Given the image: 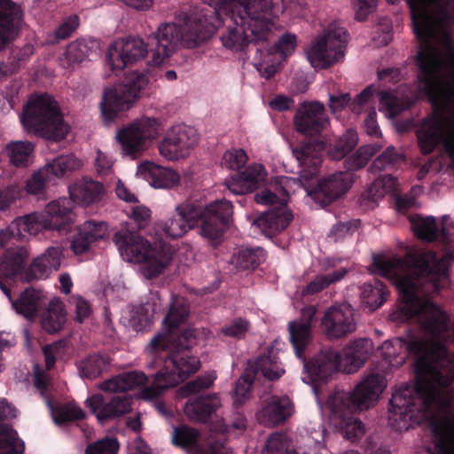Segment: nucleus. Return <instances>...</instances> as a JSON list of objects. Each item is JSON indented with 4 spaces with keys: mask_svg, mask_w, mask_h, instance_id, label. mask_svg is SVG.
<instances>
[{
    "mask_svg": "<svg viewBox=\"0 0 454 454\" xmlns=\"http://www.w3.org/2000/svg\"><path fill=\"white\" fill-rule=\"evenodd\" d=\"M453 257L450 251L441 258L434 252L422 251L413 257L412 264L409 259L397 256L376 257L373 261L374 271L389 279L400 293L392 319L417 322L428 335L427 340L414 337L387 340L379 348L391 367L403 364L406 352L416 356V383L400 387L389 402L387 421L396 431L426 421L432 428L433 423H438L454 408V357L446 349L448 317L425 298L428 286L434 291L448 286L447 270Z\"/></svg>",
    "mask_w": 454,
    "mask_h": 454,
    "instance_id": "f257e3e1",
    "label": "nucleus"
},
{
    "mask_svg": "<svg viewBox=\"0 0 454 454\" xmlns=\"http://www.w3.org/2000/svg\"><path fill=\"white\" fill-rule=\"evenodd\" d=\"M188 315L187 301L181 297L174 298L169 311L162 321L160 332L145 348L151 360L148 367L156 368L160 364H163V367L154 376V386L142 391L143 399L155 398L160 390L178 385L200 369V359L189 348L192 340L198 337L199 332L189 328L182 337L179 336L178 328L187 319Z\"/></svg>",
    "mask_w": 454,
    "mask_h": 454,
    "instance_id": "f03ea898",
    "label": "nucleus"
},
{
    "mask_svg": "<svg viewBox=\"0 0 454 454\" xmlns=\"http://www.w3.org/2000/svg\"><path fill=\"white\" fill-rule=\"evenodd\" d=\"M200 10L211 9L202 25H215V32L224 27L223 45L233 51H243L250 43L267 41L278 28L276 20L283 12L279 0H203Z\"/></svg>",
    "mask_w": 454,
    "mask_h": 454,
    "instance_id": "7ed1b4c3",
    "label": "nucleus"
},
{
    "mask_svg": "<svg viewBox=\"0 0 454 454\" xmlns=\"http://www.w3.org/2000/svg\"><path fill=\"white\" fill-rule=\"evenodd\" d=\"M387 385L383 372L370 370L350 392L334 391L324 402L318 401L321 413L345 439L354 442L365 433L364 425L354 413L373 407Z\"/></svg>",
    "mask_w": 454,
    "mask_h": 454,
    "instance_id": "20e7f679",
    "label": "nucleus"
},
{
    "mask_svg": "<svg viewBox=\"0 0 454 454\" xmlns=\"http://www.w3.org/2000/svg\"><path fill=\"white\" fill-rule=\"evenodd\" d=\"M232 213V204L225 199L216 200L203 207L184 201L176 207L173 215L157 223V231L168 238L178 239L200 221V235L216 245L221 241Z\"/></svg>",
    "mask_w": 454,
    "mask_h": 454,
    "instance_id": "39448f33",
    "label": "nucleus"
},
{
    "mask_svg": "<svg viewBox=\"0 0 454 454\" xmlns=\"http://www.w3.org/2000/svg\"><path fill=\"white\" fill-rule=\"evenodd\" d=\"M210 12L211 9H200L190 13L183 25H160L157 32L149 38L152 45L151 65L164 64L181 45L193 48L210 38L215 34V25H202V19L207 20Z\"/></svg>",
    "mask_w": 454,
    "mask_h": 454,
    "instance_id": "423d86ee",
    "label": "nucleus"
},
{
    "mask_svg": "<svg viewBox=\"0 0 454 454\" xmlns=\"http://www.w3.org/2000/svg\"><path fill=\"white\" fill-rule=\"evenodd\" d=\"M373 350L372 339L364 337L348 342L341 356L333 349L321 351L311 361L304 363L302 380L311 384L338 371L355 373L364 367Z\"/></svg>",
    "mask_w": 454,
    "mask_h": 454,
    "instance_id": "0eeeda50",
    "label": "nucleus"
},
{
    "mask_svg": "<svg viewBox=\"0 0 454 454\" xmlns=\"http://www.w3.org/2000/svg\"><path fill=\"white\" fill-rule=\"evenodd\" d=\"M121 258L128 262L140 265V272L146 279L161 275L172 261L170 247L151 244L144 237L121 230L113 239Z\"/></svg>",
    "mask_w": 454,
    "mask_h": 454,
    "instance_id": "6e6552de",
    "label": "nucleus"
},
{
    "mask_svg": "<svg viewBox=\"0 0 454 454\" xmlns=\"http://www.w3.org/2000/svg\"><path fill=\"white\" fill-rule=\"evenodd\" d=\"M20 118L26 132L48 140H62L70 129L58 102L46 94L32 96Z\"/></svg>",
    "mask_w": 454,
    "mask_h": 454,
    "instance_id": "1a4fd4ad",
    "label": "nucleus"
},
{
    "mask_svg": "<svg viewBox=\"0 0 454 454\" xmlns=\"http://www.w3.org/2000/svg\"><path fill=\"white\" fill-rule=\"evenodd\" d=\"M28 253L24 247H16L7 251L0 263L1 278H19L22 281L34 278H46L61 264L63 251L59 247H51L43 254L34 260L30 265L29 273L25 271ZM0 288L10 298V292L0 279Z\"/></svg>",
    "mask_w": 454,
    "mask_h": 454,
    "instance_id": "9d476101",
    "label": "nucleus"
},
{
    "mask_svg": "<svg viewBox=\"0 0 454 454\" xmlns=\"http://www.w3.org/2000/svg\"><path fill=\"white\" fill-rule=\"evenodd\" d=\"M149 84V78L139 71L128 74L123 82L106 87L99 102L102 121L113 123L121 113L129 111L143 97Z\"/></svg>",
    "mask_w": 454,
    "mask_h": 454,
    "instance_id": "9b49d317",
    "label": "nucleus"
},
{
    "mask_svg": "<svg viewBox=\"0 0 454 454\" xmlns=\"http://www.w3.org/2000/svg\"><path fill=\"white\" fill-rule=\"evenodd\" d=\"M163 130L161 121L143 116L121 128L115 135L122 157L136 160L144 155Z\"/></svg>",
    "mask_w": 454,
    "mask_h": 454,
    "instance_id": "f8f14e48",
    "label": "nucleus"
},
{
    "mask_svg": "<svg viewBox=\"0 0 454 454\" xmlns=\"http://www.w3.org/2000/svg\"><path fill=\"white\" fill-rule=\"evenodd\" d=\"M348 35L339 26L329 27L307 50V59L316 68H325L339 61L344 56Z\"/></svg>",
    "mask_w": 454,
    "mask_h": 454,
    "instance_id": "ddd939ff",
    "label": "nucleus"
},
{
    "mask_svg": "<svg viewBox=\"0 0 454 454\" xmlns=\"http://www.w3.org/2000/svg\"><path fill=\"white\" fill-rule=\"evenodd\" d=\"M199 143L197 130L184 123L171 125L158 144L160 155L168 161L188 158Z\"/></svg>",
    "mask_w": 454,
    "mask_h": 454,
    "instance_id": "4468645a",
    "label": "nucleus"
},
{
    "mask_svg": "<svg viewBox=\"0 0 454 454\" xmlns=\"http://www.w3.org/2000/svg\"><path fill=\"white\" fill-rule=\"evenodd\" d=\"M149 53L147 44L139 37L122 38L109 45L105 67L119 75L126 67L143 60Z\"/></svg>",
    "mask_w": 454,
    "mask_h": 454,
    "instance_id": "2eb2a0df",
    "label": "nucleus"
},
{
    "mask_svg": "<svg viewBox=\"0 0 454 454\" xmlns=\"http://www.w3.org/2000/svg\"><path fill=\"white\" fill-rule=\"evenodd\" d=\"M354 308L348 303H335L328 307L320 320L322 333L330 340L344 338L356 330Z\"/></svg>",
    "mask_w": 454,
    "mask_h": 454,
    "instance_id": "dca6fc26",
    "label": "nucleus"
},
{
    "mask_svg": "<svg viewBox=\"0 0 454 454\" xmlns=\"http://www.w3.org/2000/svg\"><path fill=\"white\" fill-rule=\"evenodd\" d=\"M308 434L307 444L309 445L308 450L301 446L298 450L292 449L287 436L276 433L268 438L262 454H318L324 445L325 427L320 424L317 425V428L309 427Z\"/></svg>",
    "mask_w": 454,
    "mask_h": 454,
    "instance_id": "f3484780",
    "label": "nucleus"
},
{
    "mask_svg": "<svg viewBox=\"0 0 454 454\" xmlns=\"http://www.w3.org/2000/svg\"><path fill=\"white\" fill-rule=\"evenodd\" d=\"M325 145L323 143H305L293 148V155L299 164L300 189L303 184H309L318 175L322 162V151Z\"/></svg>",
    "mask_w": 454,
    "mask_h": 454,
    "instance_id": "a211bd4d",
    "label": "nucleus"
},
{
    "mask_svg": "<svg viewBox=\"0 0 454 454\" xmlns=\"http://www.w3.org/2000/svg\"><path fill=\"white\" fill-rule=\"evenodd\" d=\"M294 126L299 133L308 137L319 135L329 125V119L323 104L310 102L303 104L294 116Z\"/></svg>",
    "mask_w": 454,
    "mask_h": 454,
    "instance_id": "6ab92c4d",
    "label": "nucleus"
},
{
    "mask_svg": "<svg viewBox=\"0 0 454 454\" xmlns=\"http://www.w3.org/2000/svg\"><path fill=\"white\" fill-rule=\"evenodd\" d=\"M351 184L352 174L345 171L335 173L324 180H319L317 176L309 184H303V189L315 200H319L320 195H323L325 200L332 201L344 194Z\"/></svg>",
    "mask_w": 454,
    "mask_h": 454,
    "instance_id": "aec40b11",
    "label": "nucleus"
},
{
    "mask_svg": "<svg viewBox=\"0 0 454 454\" xmlns=\"http://www.w3.org/2000/svg\"><path fill=\"white\" fill-rule=\"evenodd\" d=\"M300 190V182L291 176H278L265 189L254 195L256 203L264 206L286 207L292 193Z\"/></svg>",
    "mask_w": 454,
    "mask_h": 454,
    "instance_id": "412c9836",
    "label": "nucleus"
},
{
    "mask_svg": "<svg viewBox=\"0 0 454 454\" xmlns=\"http://www.w3.org/2000/svg\"><path fill=\"white\" fill-rule=\"evenodd\" d=\"M293 411V403L287 396L270 395L262 401L256 419L266 427H274L286 421Z\"/></svg>",
    "mask_w": 454,
    "mask_h": 454,
    "instance_id": "4be33fe9",
    "label": "nucleus"
},
{
    "mask_svg": "<svg viewBox=\"0 0 454 454\" xmlns=\"http://www.w3.org/2000/svg\"><path fill=\"white\" fill-rule=\"evenodd\" d=\"M0 279L11 293L9 288L11 281L20 278L12 277L8 278H1ZM7 298L11 301L12 308L14 309V311L30 321H33L36 317L44 303V297L43 293L40 290L34 288L25 289L22 293H20V296L16 300H12L11 295L10 298L8 296Z\"/></svg>",
    "mask_w": 454,
    "mask_h": 454,
    "instance_id": "5701e85b",
    "label": "nucleus"
},
{
    "mask_svg": "<svg viewBox=\"0 0 454 454\" xmlns=\"http://www.w3.org/2000/svg\"><path fill=\"white\" fill-rule=\"evenodd\" d=\"M84 403L101 423L131 410V399L128 395L114 396L109 403H105L101 395H94L88 397Z\"/></svg>",
    "mask_w": 454,
    "mask_h": 454,
    "instance_id": "b1692460",
    "label": "nucleus"
},
{
    "mask_svg": "<svg viewBox=\"0 0 454 454\" xmlns=\"http://www.w3.org/2000/svg\"><path fill=\"white\" fill-rule=\"evenodd\" d=\"M137 176L156 189L173 188L180 182V176L176 170L163 168L153 161L140 163L137 169Z\"/></svg>",
    "mask_w": 454,
    "mask_h": 454,
    "instance_id": "393cba45",
    "label": "nucleus"
},
{
    "mask_svg": "<svg viewBox=\"0 0 454 454\" xmlns=\"http://www.w3.org/2000/svg\"><path fill=\"white\" fill-rule=\"evenodd\" d=\"M70 200L76 205L89 207L99 202L106 193L104 184L90 177L74 181L68 188Z\"/></svg>",
    "mask_w": 454,
    "mask_h": 454,
    "instance_id": "a878e982",
    "label": "nucleus"
},
{
    "mask_svg": "<svg viewBox=\"0 0 454 454\" xmlns=\"http://www.w3.org/2000/svg\"><path fill=\"white\" fill-rule=\"evenodd\" d=\"M49 230L64 231L67 230L74 222L71 202L67 198H59L48 203L41 211Z\"/></svg>",
    "mask_w": 454,
    "mask_h": 454,
    "instance_id": "bb28decb",
    "label": "nucleus"
},
{
    "mask_svg": "<svg viewBox=\"0 0 454 454\" xmlns=\"http://www.w3.org/2000/svg\"><path fill=\"white\" fill-rule=\"evenodd\" d=\"M21 24L20 7L10 0H0V50L15 38Z\"/></svg>",
    "mask_w": 454,
    "mask_h": 454,
    "instance_id": "cd10ccee",
    "label": "nucleus"
},
{
    "mask_svg": "<svg viewBox=\"0 0 454 454\" xmlns=\"http://www.w3.org/2000/svg\"><path fill=\"white\" fill-rule=\"evenodd\" d=\"M266 177L267 171L263 165L254 163L232 178L228 183V189L234 194L252 192L265 182Z\"/></svg>",
    "mask_w": 454,
    "mask_h": 454,
    "instance_id": "c85d7f7f",
    "label": "nucleus"
},
{
    "mask_svg": "<svg viewBox=\"0 0 454 454\" xmlns=\"http://www.w3.org/2000/svg\"><path fill=\"white\" fill-rule=\"evenodd\" d=\"M433 454H454V412L432 425Z\"/></svg>",
    "mask_w": 454,
    "mask_h": 454,
    "instance_id": "c756f323",
    "label": "nucleus"
},
{
    "mask_svg": "<svg viewBox=\"0 0 454 454\" xmlns=\"http://www.w3.org/2000/svg\"><path fill=\"white\" fill-rule=\"evenodd\" d=\"M293 220V215L286 207H274L254 219L252 226L258 228L266 236L284 231Z\"/></svg>",
    "mask_w": 454,
    "mask_h": 454,
    "instance_id": "7c9ffc66",
    "label": "nucleus"
},
{
    "mask_svg": "<svg viewBox=\"0 0 454 454\" xmlns=\"http://www.w3.org/2000/svg\"><path fill=\"white\" fill-rule=\"evenodd\" d=\"M198 441L199 434L197 430L188 427L174 428L173 443L187 449L190 454H223V445L222 443L217 442L208 449H205L200 446Z\"/></svg>",
    "mask_w": 454,
    "mask_h": 454,
    "instance_id": "2f4dec72",
    "label": "nucleus"
},
{
    "mask_svg": "<svg viewBox=\"0 0 454 454\" xmlns=\"http://www.w3.org/2000/svg\"><path fill=\"white\" fill-rule=\"evenodd\" d=\"M12 230L19 239H27L49 229L42 212L35 211L14 219Z\"/></svg>",
    "mask_w": 454,
    "mask_h": 454,
    "instance_id": "473e14b6",
    "label": "nucleus"
},
{
    "mask_svg": "<svg viewBox=\"0 0 454 454\" xmlns=\"http://www.w3.org/2000/svg\"><path fill=\"white\" fill-rule=\"evenodd\" d=\"M146 380L142 372H130L103 381L99 388L105 392H126L145 385Z\"/></svg>",
    "mask_w": 454,
    "mask_h": 454,
    "instance_id": "72a5a7b5",
    "label": "nucleus"
},
{
    "mask_svg": "<svg viewBox=\"0 0 454 454\" xmlns=\"http://www.w3.org/2000/svg\"><path fill=\"white\" fill-rule=\"evenodd\" d=\"M221 406L217 395L201 396L189 400L184 405L185 414L194 421H206L212 412Z\"/></svg>",
    "mask_w": 454,
    "mask_h": 454,
    "instance_id": "f704fd0d",
    "label": "nucleus"
},
{
    "mask_svg": "<svg viewBox=\"0 0 454 454\" xmlns=\"http://www.w3.org/2000/svg\"><path fill=\"white\" fill-rule=\"evenodd\" d=\"M397 181L391 176H381L378 177L362 195L360 203L366 208H372L376 203L386 194L394 192Z\"/></svg>",
    "mask_w": 454,
    "mask_h": 454,
    "instance_id": "c9c22d12",
    "label": "nucleus"
},
{
    "mask_svg": "<svg viewBox=\"0 0 454 454\" xmlns=\"http://www.w3.org/2000/svg\"><path fill=\"white\" fill-rule=\"evenodd\" d=\"M66 321L63 302L59 299H52L42 315V327L49 333H55L63 328Z\"/></svg>",
    "mask_w": 454,
    "mask_h": 454,
    "instance_id": "e433bc0d",
    "label": "nucleus"
},
{
    "mask_svg": "<svg viewBox=\"0 0 454 454\" xmlns=\"http://www.w3.org/2000/svg\"><path fill=\"white\" fill-rule=\"evenodd\" d=\"M35 146L29 141H12L5 146L10 162L16 167H27L33 160Z\"/></svg>",
    "mask_w": 454,
    "mask_h": 454,
    "instance_id": "4c0bfd02",
    "label": "nucleus"
},
{
    "mask_svg": "<svg viewBox=\"0 0 454 454\" xmlns=\"http://www.w3.org/2000/svg\"><path fill=\"white\" fill-rule=\"evenodd\" d=\"M348 270L340 268L332 272L318 274L315 276L301 290V295H312L327 288L333 284L340 282L344 278Z\"/></svg>",
    "mask_w": 454,
    "mask_h": 454,
    "instance_id": "58836bf2",
    "label": "nucleus"
},
{
    "mask_svg": "<svg viewBox=\"0 0 454 454\" xmlns=\"http://www.w3.org/2000/svg\"><path fill=\"white\" fill-rule=\"evenodd\" d=\"M290 340L298 357L301 356V352L309 346L312 339L309 322H294L288 324Z\"/></svg>",
    "mask_w": 454,
    "mask_h": 454,
    "instance_id": "ea45409f",
    "label": "nucleus"
},
{
    "mask_svg": "<svg viewBox=\"0 0 454 454\" xmlns=\"http://www.w3.org/2000/svg\"><path fill=\"white\" fill-rule=\"evenodd\" d=\"M82 166V160L74 155L67 154L56 157L52 161L47 163L44 168H47L51 177H64L80 169Z\"/></svg>",
    "mask_w": 454,
    "mask_h": 454,
    "instance_id": "a19ab883",
    "label": "nucleus"
},
{
    "mask_svg": "<svg viewBox=\"0 0 454 454\" xmlns=\"http://www.w3.org/2000/svg\"><path fill=\"white\" fill-rule=\"evenodd\" d=\"M252 375L261 372L263 377L274 380L279 379L285 372V369L277 361L275 356H259L253 364H249Z\"/></svg>",
    "mask_w": 454,
    "mask_h": 454,
    "instance_id": "79ce46f5",
    "label": "nucleus"
},
{
    "mask_svg": "<svg viewBox=\"0 0 454 454\" xmlns=\"http://www.w3.org/2000/svg\"><path fill=\"white\" fill-rule=\"evenodd\" d=\"M417 97V95L411 97L403 96L402 98H399L389 92H382L380 98V110L382 111L388 118H394L402 111L408 108Z\"/></svg>",
    "mask_w": 454,
    "mask_h": 454,
    "instance_id": "37998d69",
    "label": "nucleus"
},
{
    "mask_svg": "<svg viewBox=\"0 0 454 454\" xmlns=\"http://www.w3.org/2000/svg\"><path fill=\"white\" fill-rule=\"evenodd\" d=\"M98 45L97 40H77L67 46L65 57L71 64L82 62L98 50Z\"/></svg>",
    "mask_w": 454,
    "mask_h": 454,
    "instance_id": "c03bdc74",
    "label": "nucleus"
},
{
    "mask_svg": "<svg viewBox=\"0 0 454 454\" xmlns=\"http://www.w3.org/2000/svg\"><path fill=\"white\" fill-rule=\"evenodd\" d=\"M46 403L51 411L53 421L57 425L81 419L85 416L84 411L74 403L59 404L56 407L52 405L48 398H46Z\"/></svg>",
    "mask_w": 454,
    "mask_h": 454,
    "instance_id": "a18cd8bd",
    "label": "nucleus"
},
{
    "mask_svg": "<svg viewBox=\"0 0 454 454\" xmlns=\"http://www.w3.org/2000/svg\"><path fill=\"white\" fill-rule=\"evenodd\" d=\"M110 364L107 356L91 355L78 364L81 377L95 379L105 372Z\"/></svg>",
    "mask_w": 454,
    "mask_h": 454,
    "instance_id": "49530a36",
    "label": "nucleus"
},
{
    "mask_svg": "<svg viewBox=\"0 0 454 454\" xmlns=\"http://www.w3.org/2000/svg\"><path fill=\"white\" fill-rule=\"evenodd\" d=\"M410 222L413 232L419 239L427 241H433L436 239L438 226L434 217L415 215L410 216Z\"/></svg>",
    "mask_w": 454,
    "mask_h": 454,
    "instance_id": "de8ad7c7",
    "label": "nucleus"
},
{
    "mask_svg": "<svg viewBox=\"0 0 454 454\" xmlns=\"http://www.w3.org/2000/svg\"><path fill=\"white\" fill-rule=\"evenodd\" d=\"M254 64L261 75L266 79L272 77L279 67V60L275 52L265 49L257 50Z\"/></svg>",
    "mask_w": 454,
    "mask_h": 454,
    "instance_id": "09e8293b",
    "label": "nucleus"
},
{
    "mask_svg": "<svg viewBox=\"0 0 454 454\" xmlns=\"http://www.w3.org/2000/svg\"><path fill=\"white\" fill-rule=\"evenodd\" d=\"M24 449V442L16 431L8 426L0 427V454H22Z\"/></svg>",
    "mask_w": 454,
    "mask_h": 454,
    "instance_id": "8fccbe9b",
    "label": "nucleus"
},
{
    "mask_svg": "<svg viewBox=\"0 0 454 454\" xmlns=\"http://www.w3.org/2000/svg\"><path fill=\"white\" fill-rule=\"evenodd\" d=\"M265 254L262 248H242L234 254L232 262L240 269H254L264 261Z\"/></svg>",
    "mask_w": 454,
    "mask_h": 454,
    "instance_id": "3c124183",
    "label": "nucleus"
},
{
    "mask_svg": "<svg viewBox=\"0 0 454 454\" xmlns=\"http://www.w3.org/2000/svg\"><path fill=\"white\" fill-rule=\"evenodd\" d=\"M357 134L356 131L347 130L335 143V145L328 150L329 156L333 160H340L344 158L356 145Z\"/></svg>",
    "mask_w": 454,
    "mask_h": 454,
    "instance_id": "603ef678",
    "label": "nucleus"
},
{
    "mask_svg": "<svg viewBox=\"0 0 454 454\" xmlns=\"http://www.w3.org/2000/svg\"><path fill=\"white\" fill-rule=\"evenodd\" d=\"M385 294L384 286L380 282L376 281L374 285H364L361 295L363 302L371 310H375L384 302Z\"/></svg>",
    "mask_w": 454,
    "mask_h": 454,
    "instance_id": "864d4df0",
    "label": "nucleus"
},
{
    "mask_svg": "<svg viewBox=\"0 0 454 454\" xmlns=\"http://www.w3.org/2000/svg\"><path fill=\"white\" fill-rule=\"evenodd\" d=\"M161 308L162 304L160 296L157 293L151 294L149 301L145 304H142L137 309L138 317L134 318V320H137L141 325H146L152 321L154 314L161 310Z\"/></svg>",
    "mask_w": 454,
    "mask_h": 454,
    "instance_id": "5fc2aeb1",
    "label": "nucleus"
},
{
    "mask_svg": "<svg viewBox=\"0 0 454 454\" xmlns=\"http://www.w3.org/2000/svg\"><path fill=\"white\" fill-rule=\"evenodd\" d=\"M216 379L215 372H211L202 376L198 377L196 380L188 382L178 390L180 397H185L192 394H196L200 390L211 387Z\"/></svg>",
    "mask_w": 454,
    "mask_h": 454,
    "instance_id": "6e6d98bb",
    "label": "nucleus"
},
{
    "mask_svg": "<svg viewBox=\"0 0 454 454\" xmlns=\"http://www.w3.org/2000/svg\"><path fill=\"white\" fill-rule=\"evenodd\" d=\"M254 376L250 369H246L244 373L239 379L235 388V402L243 403L251 397V387L254 381Z\"/></svg>",
    "mask_w": 454,
    "mask_h": 454,
    "instance_id": "4d7b16f0",
    "label": "nucleus"
},
{
    "mask_svg": "<svg viewBox=\"0 0 454 454\" xmlns=\"http://www.w3.org/2000/svg\"><path fill=\"white\" fill-rule=\"evenodd\" d=\"M119 442L114 437L104 439L90 443L85 450L86 454H117Z\"/></svg>",
    "mask_w": 454,
    "mask_h": 454,
    "instance_id": "13d9d810",
    "label": "nucleus"
},
{
    "mask_svg": "<svg viewBox=\"0 0 454 454\" xmlns=\"http://www.w3.org/2000/svg\"><path fill=\"white\" fill-rule=\"evenodd\" d=\"M82 233H85L91 243L105 239L108 234V227L105 222L86 221L82 225Z\"/></svg>",
    "mask_w": 454,
    "mask_h": 454,
    "instance_id": "bf43d9fd",
    "label": "nucleus"
},
{
    "mask_svg": "<svg viewBox=\"0 0 454 454\" xmlns=\"http://www.w3.org/2000/svg\"><path fill=\"white\" fill-rule=\"evenodd\" d=\"M249 327L250 324L247 320L235 318L222 327L221 333L227 337L240 339L246 335Z\"/></svg>",
    "mask_w": 454,
    "mask_h": 454,
    "instance_id": "052dcab7",
    "label": "nucleus"
},
{
    "mask_svg": "<svg viewBox=\"0 0 454 454\" xmlns=\"http://www.w3.org/2000/svg\"><path fill=\"white\" fill-rule=\"evenodd\" d=\"M377 152L373 145H364L360 147L356 153L348 160V168L355 170L363 168L370 158Z\"/></svg>",
    "mask_w": 454,
    "mask_h": 454,
    "instance_id": "680f3d73",
    "label": "nucleus"
},
{
    "mask_svg": "<svg viewBox=\"0 0 454 454\" xmlns=\"http://www.w3.org/2000/svg\"><path fill=\"white\" fill-rule=\"evenodd\" d=\"M248 157L243 149H231L224 153L222 165L230 169H239L246 164Z\"/></svg>",
    "mask_w": 454,
    "mask_h": 454,
    "instance_id": "e2e57ef3",
    "label": "nucleus"
},
{
    "mask_svg": "<svg viewBox=\"0 0 454 454\" xmlns=\"http://www.w3.org/2000/svg\"><path fill=\"white\" fill-rule=\"evenodd\" d=\"M51 176L44 167L35 172L27 182L26 189L28 193L37 194L51 182Z\"/></svg>",
    "mask_w": 454,
    "mask_h": 454,
    "instance_id": "0e129e2a",
    "label": "nucleus"
},
{
    "mask_svg": "<svg viewBox=\"0 0 454 454\" xmlns=\"http://www.w3.org/2000/svg\"><path fill=\"white\" fill-rule=\"evenodd\" d=\"M283 12L291 18H302L305 16L306 6L302 0H279Z\"/></svg>",
    "mask_w": 454,
    "mask_h": 454,
    "instance_id": "69168bd1",
    "label": "nucleus"
},
{
    "mask_svg": "<svg viewBox=\"0 0 454 454\" xmlns=\"http://www.w3.org/2000/svg\"><path fill=\"white\" fill-rule=\"evenodd\" d=\"M297 45V38L294 34L286 33L284 34L278 41L276 46L277 51L283 56V58H286L292 55Z\"/></svg>",
    "mask_w": 454,
    "mask_h": 454,
    "instance_id": "338daca9",
    "label": "nucleus"
},
{
    "mask_svg": "<svg viewBox=\"0 0 454 454\" xmlns=\"http://www.w3.org/2000/svg\"><path fill=\"white\" fill-rule=\"evenodd\" d=\"M79 18L77 15H71L65 19L55 31V35L59 40L69 37L78 27Z\"/></svg>",
    "mask_w": 454,
    "mask_h": 454,
    "instance_id": "774afa93",
    "label": "nucleus"
}]
</instances>
